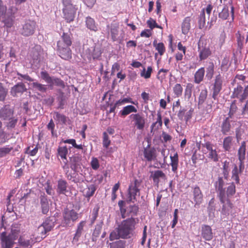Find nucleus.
<instances>
[{
    "instance_id": "obj_32",
    "label": "nucleus",
    "mask_w": 248,
    "mask_h": 248,
    "mask_svg": "<svg viewBox=\"0 0 248 248\" xmlns=\"http://www.w3.org/2000/svg\"><path fill=\"white\" fill-rule=\"evenodd\" d=\"M137 112V109L132 105H128L124 107L120 111L121 116L125 117L132 112L136 113Z\"/></svg>"
},
{
    "instance_id": "obj_16",
    "label": "nucleus",
    "mask_w": 248,
    "mask_h": 248,
    "mask_svg": "<svg viewBox=\"0 0 248 248\" xmlns=\"http://www.w3.org/2000/svg\"><path fill=\"white\" fill-rule=\"evenodd\" d=\"M46 233H40L41 234V236H37L35 238V240H33L32 238H31L30 240H26L24 238L20 237L18 239V243L20 246H22L24 248H29V247H31L32 244L36 242H39L43 238L46 237Z\"/></svg>"
},
{
    "instance_id": "obj_35",
    "label": "nucleus",
    "mask_w": 248,
    "mask_h": 248,
    "mask_svg": "<svg viewBox=\"0 0 248 248\" xmlns=\"http://www.w3.org/2000/svg\"><path fill=\"white\" fill-rule=\"evenodd\" d=\"M233 137L228 136L223 140V148L226 151H230L232 145Z\"/></svg>"
},
{
    "instance_id": "obj_38",
    "label": "nucleus",
    "mask_w": 248,
    "mask_h": 248,
    "mask_svg": "<svg viewBox=\"0 0 248 248\" xmlns=\"http://www.w3.org/2000/svg\"><path fill=\"white\" fill-rule=\"evenodd\" d=\"M2 18H3L2 22L4 24L5 26L8 28L13 26L15 16H6V15H5Z\"/></svg>"
},
{
    "instance_id": "obj_56",
    "label": "nucleus",
    "mask_w": 248,
    "mask_h": 248,
    "mask_svg": "<svg viewBox=\"0 0 248 248\" xmlns=\"http://www.w3.org/2000/svg\"><path fill=\"white\" fill-rule=\"evenodd\" d=\"M226 34L224 31H222L218 38V42H217V46L219 49H220L225 43L226 39Z\"/></svg>"
},
{
    "instance_id": "obj_27",
    "label": "nucleus",
    "mask_w": 248,
    "mask_h": 248,
    "mask_svg": "<svg viewBox=\"0 0 248 248\" xmlns=\"http://www.w3.org/2000/svg\"><path fill=\"white\" fill-rule=\"evenodd\" d=\"M96 190V186L94 185H90L83 190L84 196L87 198L89 201L91 197H92Z\"/></svg>"
},
{
    "instance_id": "obj_22",
    "label": "nucleus",
    "mask_w": 248,
    "mask_h": 248,
    "mask_svg": "<svg viewBox=\"0 0 248 248\" xmlns=\"http://www.w3.org/2000/svg\"><path fill=\"white\" fill-rule=\"evenodd\" d=\"M193 195L194 201L195 202V205H200L202 201L203 195L202 192L199 187H195L193 190Z\"/></svg>"
},
{
    "instance_id": "obj_43",
    "label": "nucleus",
    "mask_w": 248,
    "mask_h": 248,
    "mask_svg": "<svg viewBox=\"0 0 248 248\" xmlns=\"http://www.w3.org/2000/svg\"><path fill=\"white\" fill-rule=\"evenodd\" d=\"M99 206L98 205H95L94 208H93L92 212V214L91 215L90 219H91V224H93L94 223V221L96 219V218L98 217V211L99 210Z\"/></svg>"
},
{
    "instance_id": "obj_20",
    "label": "nucleus",
    "mask_w": 248,
    "mask_h": 248,
    "mask_svg": "<svg viewBox=\"0 0 248 248\" xmlns=\"http://www.w3.org/2000/svg\"><path fill=\"white\" fill-rule=\"evenodd\" d=\"M40 199L42 212L44 214H46L49 209V201L47 196L45 193H43V194H41Z\"/></svg>"
},
{
    "instance_id": "obj_25",
    "label": "nucleus",
    "mask_w": 248,
    "mask_h": 248,
    "mask_svg": "<svg viewBox=\"0 0 248 248\" xmlns=\"http://www.w3.org/2000/svg\"><path fill=\"white\" fill-rule=\"evenodd\" d=\"M67 183L63 179H60L58 181L57 192L58 194H65L67 192Z\"/></svg>"
},
{
    "instance_id": "obj_57",
    "label": "nucleus",
    "mask_w": 248,
    "mask_h": 248,
    "mask_svg": "<svg viewBox=\"0 0 248 248\" xmlns=\"http://www.w3.org/2000/svg\"><path fill=\"white\" fill-rule=\"evenodd\" d=\"M12 147L9 146H4L0 148V157H2L6 156L8 153H9L12 150Z\"/></svg>"
},
{
    "instance_id": "obj_21",
    "label": "nucleus",
    "mask_w": 248,
    "mask_h": 248,
    "mask_svg": "<svg viewBox=\"0 0 248 248\" xmlns=\"http://www.w3.org/2000/svg\"><path fill=\"white\" fill-rule=\"evenodd\" d=\"M229 117L226 118L222 122L220 131L223 135H227L230 134L231 131V121Z\"/></svg>"
},
{
    "instance_id": "obj_60",
    "label": "nucleus",
    "mask_w": 248,
    "mask_h": 248,
    "mask_svg": "<svg viewBox=\"0 0 248 248\" xmlns=\"http://www.w3.org/2000/svg\"><path fill=\"white\" fill-rule=\"evenodd\" d=\"M103 146L107 149L110 144V140H109L108 135L106 132L103 133Z\"/></svg>"
},
{
    "instance_id": "obj_59",
    "label": "nucleus",
    "mask_w": 248,
    "mask_h": 248,
    "mask_svg": "<svg viewBox=\"0 0 248 248\" xmlns=\"http://www.w3.org/2000/svg\"><path fill=\"white\" fill-rule=\"evenodd\" d=\"M242 91L243 87L241 86H237V88H234V92L232 93V96L234 97H236L240 99L241 98V95H242Z\"/></svg>"
},
{
    "instance_id": "obj_23",
    "label": "nucleus",
    "mask_w": 248,
    "mask_h": 248,
    "mask_svg": "<svg viewBox=\"0 0 248 248\" xmlns=\"http://www.w3.org/2000/svg\"><path fill=\"white\" fill-rule=\"evenodd\" d=\"M220 202L223 204L221 213L225 216L229 215L231 213L232 207V204L230 199H228L227 197H226V200L223 202Z\"/></svg>"
},
{
    "instance_id": "obj_37",
    "label": "nucleus",
    "mask_w": 248,
    "mask_h": 248,
    "mask_svg": "<svg viewBox=\"0 0 248 248\" xmlns=\"http://www.w3.org/2000/svg\"><path fill=\"white\" fill-rule=\"evenodd\" d=\"M86 25L88 29L91 31H96L97 30V27L96 26L94 20L90 17L88 16L86 19Z\"/></svg>"
},
{
    "instance_id": "obj_13",
    "label": "nucleus",
    "mask_w": 248,
    "mask_h": 248,
    "mask_svg": "<svg viewBox=\"0 0 248 248\" xmlns=\"http://www.w3.org/2000/svg\"><path fill=\"white\" fill-rule=\"evenodd\" d=\"M208 95V91L206 89L202 90L200 92L199 96L198 98V106H202L205 102L207 104V109H212V104L213 101L210 100V99L207 100Z\"/></svg>"
},
{
    "instance_id": "obj_33",
    "label": "nucleus",
    "mask_w": 248,
    "mask_h": 248,
    "mask_svg": "<svg viewBox=\"0 0 248 248\" xmlns=\"http://www.w3.org/2000/svg\"><path fill=\"white\" fill-rule=\"evenodd\" d=\"M80 159L78 156H73L70 157V168L74 171H77L80 166Z\"/></svg>"
},
{
    "instance_id": "obj_29",
    "label": "nucleus",
    "mask_w": 248,
    "mask_h": 248,
    "mask_svg": "<svg viewBox=\"0 0 248 248\" xmlns=\"http://www.w3.org/2000/svg\"><path fill=\"white\" fill-rule=\"evenodd\" d=\"M246 142L243 141L238 151V159L240 163H244L246 155Z\"/></svg>"
},
{
    "instance_id": "obj_53",
    "label": "nucleus",
    "mask_w": 248,
    "mask_h": 248,
    "mask_svg": "<svg viewBox=\"0 0 248 248\" xmlns=\"http://www.w3.org/2000/svg\"><path fill=\"white\" fill-rule=\"evenodd\" d=\"M7 90L3 87V84L0 83V101H3L7 94Z\"/></svg>"
},
{
    "instance_id": "obj_24",
    "label": "nucleus",
    "mask_w": 248,
    "mask_h": 248,
    "mask_svg": "<svg viewBox=\"0 0 248 248\" xmlns=\"http://www.w3.org/2000/svg\"><path fill=\"white\" fill-rule=\"evenodd\" d=\"M191 18L189 16H187L184 18L182 24V32L184 35H187L191 28L190 25Z\"/></svg>"
},
{
    "instance_id": "obj_28",
    "label": "nucleus",
    "mask_w": 248,
    "mask_h": 248,
    "mask_svg": "<svg viewBox=\"0 0 248 248\" xmlns=\"http://www.w3.org/2000/svg\"><path fill=\"white\" fill-rule=\"evenodd\" d=\"M170 163L172 171L174 173H176L178 167L179 158L177 153H175L173 155L170 156Z\"/></svg>"
},
{
    "instance_id": "obj_54",
    "label": "nucleus",
    "mask_w": 248,
    "mask_h": 248,
    "mask_svg": "<svg viewBox=\"0 0 248 248\" xmlns=\"http://www.w3.org/2000/svg\"><path fill=\"white\" fill-rule=\"evenodd\" d=\"M9 122L7 123V126L8 128H14L15 127L18 119L15 117H11L10 119H8Z\"/></svg>"
},
{
    "instance_id": "obj_55",
    "label": "nucleus",
    "mask_w": 248,
    "mask_h": 248,
    "mask_svg": "<svg viewBox=\"0 0 248 248\" xmlns=\"http://www.w3.org/2000/svg\"><path fill=\"white\" fill-rule=\"evenodd\" d=\"M213 9V6L212 4H207L204 8H203L200 12H203L204 15H205V13L208 15V18L209 17Z\"/></svg>"
},
{
    "instance_id": "obj_31",
    "label": "nucleus",
    "mask_w": 248,
    "mask_h": 248,
    "mask_svg": "<svg viewBox=\"0 0 248 248\" xmlns=\"http://www.w3.org/2000/svg\"><path fill=\"white\" fill-rule=\"evenodd\" d=\"M26 91L25 85L22 83H18L12 88L11 93L15 96L17 93H22Z\"/></svg>"
},
{
    "instance_id": "obj_4",
    "label": "nucleus",
    "mask_w": 248,
    "mask_h": 248,
    "mask_svg": "<svg viewBox=\"0 0 248 248\" xmlns=\"http://www.w3.org/2000/svg\"><path fill=\"white\" fill-rule=\"evenodd\" d=\"M137 218L131 217L123 220L118 227V232H130L134 230L138 222Z\"/></svg>"
},
{
    "instance_id": "obj_10",
    "label": "nucleus",
    "mask_w": 248,
    "mask_h": 248,
    "mask_svg": "<svg viewBox=\"0 0 248 248\" xmlns=\"http://www.w3.org/2000/svg\"><path fill=\"white\" fill-rule=\"evenodd\" d=\"M245 169L244 163L239 162L238 165L233 164L231 172V178L237 185H240V175L243 173Z\"/></svg>"
},
{
    "instance_id": "obj_5",
    "label": "nucleus",
    "mask_w": 248,
    "mask_h": 248,
    "mask_svg": "<svg viewBox=\"0 0 248 248\" xmlns=\"http://www.w3.org/2000/svg\"><path fill=\"white\" fill-rule=\"evenodd\" d=\"M40 75L41 78L49 85L51 89L54 86H57L62 88H64V82L61 79L54 77H50L46 71H42Z\"/></svg>"
},
{
    "instance_id": "obj_41",
    "label": "nucleus",
    "mask_w": 248,
    "mask_h": 248,
    "mask_svg": "<svg viewBox=\"0 0 248 248\" xmlns=\"http://www.w3.org/2000/svg\"><path fill=\"white\" fill-rule=\"evenodd\" d=\"M214 74V65L213 62L210 63L206 67V78L208 80H211Z\"/></svg>"
},
{
    "instance_id": "obj_6",
    "label": "nucleus",
    "mask_w": 248,
    "mask_h": 248,
    "mask_svg": "<svg viewBox=\"0 0 248 248\" xmlns=\"http://www.w3.org/2000/svg\"><path fill=\"white\" fill-rule=\"evenodd\" d=\"M18 236L16 233H1L0 240L2 248H12Z\"/></svg>"
},
{
    "instance_id": "obj_64",
    "label": "nucleus",
    "mask_w": 248,
    "mask_h": 248,
    "mask_svg": "<svg viewBox=\"0 0 248 248\" xmlns=\"http://www.w3.org/2000/svg\"><path fill=\"white\" fill-rule=\"evenodd\" d=\"M242 115L245 118L248 117V99L246 101L245 105L242 108Z\"/></svg>"
},
{
    "instance_id": "obj_1",
    "label": "nucleus",
    "mask_w": 248,
    "mask_h": 248,
    "mask_svg": "<svg viewBox=\"0 0 248 248\" xmlns=\"http://www.w3.org/2000/svg\"><path fill=\"white\" fill-rule=\"evenodd\" d=\"M72 37L70 32H63L61 39L57 42L59 55L65 60H69L72 58V51L70 48L72 42Z\"/></svg>"
},
{
    "instance_id": "obj_51",
    "label": "nucleus",
    "mask_w": 248,
    "mask_h": 248,
    "mask_svg": "<svg viewBox=\"0 0 248 248\" xmlns=\"http://www.w3.org/2000/svg\"><path fill=\"white\" fill-rule=\"evenodd\" d=\"M229 162L225 161L223 165V174L225 179L227 180L229 174Z\"/></svg>"
},
{
    "instance_id": "obj_62",
    "label": "nucleus",
    "mask_w": 248,
    "mask_h": 248,
    "mask_svg": "<svg viewBox=\"0 0 248 248\" xmlns=\"http://www.w3.org/2000/svg\"><path fill=\"white\" fill-rule=\"evenodd\" d=\"M155 49L161 56L163 55L165 51V47L163 43H159L156 44Z\"/></svg>"
},
{
    "instance_id": "obj_63",
    "label": "nucleus",
    "mask_w": 248,
    "mask_h": 248,
    "mask_svg": "<svg viewBox=\"0 0 248 248\" xmlns=\"http://www.w3.org/2000/svg\"><path fill=\"white\" fill-rule=\"evenodd\" d=\"M148 26L150 28L151 31L155 28H160V26L158 25L155 21L153 19L150 18L147 21Z\"/></svg>"
},
{
    "instance_id": "obj_46",
    "label": "nucleus",
    "mask_w": 248,
    "mask_h": 248,
    "mask_svg": "<svg viewBox=\"0 0 248 248\" xmlns=\"http://www.w3.org/2000/svg\"><path fill=\"white\" fill-rule=\"evenodd\" d=\"M33 88L41 93H45L46 91V87L45 85L39 83L37 82H34L32 83Z\"/></svg>"
},
{
    "instance_id": "obj_45",
    "label": "nucleus",
    "mask_w": 248,
    "mask_h": 248,
    "mask_svg": "<svg viewBox=\"0 0 248 248\" xmlns=\"http://www.w3.org/2000/svg\"><path fill=\"white\" fill-rule=\"evenodd\" d=\"M153 72V68L151 66H148L147 70L144 67L140 73V76L145 79L149 78L151 77V73Z\"/></svg>"
},
{
    "instance_id": "obj_58",
    "label": "nucleus",
    "mask_w": 248,
    "mask_h": 248,
    "mask_svg": "<svg viewBox=\"0 0 248 248\" xmlns=\"http://www.w3.org/2000/svg\"><path fill=\"white\" fill-rule=\"evenodd\" d=\"M169 72L168 69L164 68L160 69L157 73V78L159 80H162L166 78L167 73Z\"/></svg>"
},
{
    "instance_id": "obj_39",
    "label": "nucleus",
    "mask_w": 248,
    "mask_h": 248,
    "mask_svg": "<svg viewBox=\"0 0 248 248\" xmlns=\"http://www.w3.org/2000/svg\"><path fill=\"white\" fill-rule=\"evenodd\" d=\"M53 118L58 123L61 124H65L67 119V118L65 115L58 112H55Z\"/></svg>"
},
{
    "instance_id": "obj_61",
    "label": "nucleus",
    "mask_w": 248,
    "mask_h": 248,
    "mask_svg": "<svg viewBox=\"0 0 248 248\" xmlns=\"http://www.w3.org/2000/svg\"><path fill=\"white\" fill-rule=\"evenodd\" d=\"M237 110V107L235 102L234 101L231 105L230 111L228 113L229 116L228 117L232 118L234 114L236 112Z\"/></svg>"
},
{
    "instance_id": "obj_47",
    "label": "nucleus",
    "mask_w": 248,
    "mask_h": 248,
    "mask_svg": "<svg viewBox=\"0 0 248 248\" xmlns=\"http://www.w3.org/2000/svg\"><path fill=\"white\" fill-rule=\"evenodd\" d=\"M58 154L62 159L66 160V156L68 154V149L66 146L59 147L58 149Z\"/></svg>"
},
{
    "instance_id": "obj_34",
    "label": "nucleus",
    "mask_w": 248,
    "mask_h": 248,
    "mask_svg": "<svg viewBox=\"0 0 248 248\" xmlns=\"http://www.w3.org/2000/svg\"><path fill=\"white\" fill-rule=\"evenodd\" d=\"M107 29L110 31L112 40L114 41H115L118 35V26L115 24H112L110 26L108 25Z\"/></svg>"
},
{
    "instance_id": "obj_40",
    "label": "nucleus",
    "mask_w": 248,
    "mask_h": 248,
    "mask_svg": "<svg viewBox=\"0 0 248 248\" xmlns=\"http://www.w3.org/2000/svg\"><path fill=\"white\" fill-rule=\"evenodd\" d=\"M154 182V183L158 184L159 183V179L160 178H164L165 177V174L162 171L160 170H156L154 172V174L151 176Z\"/></svg>"
},
{
    "instance_id": "obj_49",
    "label": "nucleus",
    "mask_w": 248,
    "mask_h": 248,
    "mask_svg": "<svg viewBox=\"0 0 248 248\" xmlns=\"http://www.w3.org/2000/svg\"><path fill=\"white\" fill-rule=\"evenodd\" d=\"M229 16V8L227 6H225L222 11L219 13L218 17L222 20H226Z\"/></svg>"
},
{
    "instance_id": "obj_26",
    "label": "nucleus",
    "mask_w": 248,
    "mask_h": 248,
    "mask_svg": "<svg viewBox=\"0 0 248 248\" xmlns=\"http://www.w3.org/2000/svg\"><path fill=\"white\" fill-rule=\"evenodd\" d=\"M205 75V69L204 67L199 68L195 73L194 81L196 84H199L202 82Z\"/></svg>"
},
{
    "instance_id": "obj_11",
    "label": "nucleus",
    "mask_w": 248,
    "mask_h": 248,
    "mask_svg": "<svg viewBox=\"0 0 248 248\" xmlns=\"http://www.w3.org/2000/svg\"><path fill=\"white\" fill-rule=\"evenodd\" d=\"M76 5L63 6L62 9L63 18L68 23L74 21L77 12Z\"/></svg>"
},
{
    "instance_id": "obj_48",
    "label": "nucleus",
    "mask_w": 248,
    "mask_h": 248,
    "mask_svg": "<svg viewBox=\"0 0 248 248\" xmlns=\"http://www.w3.org/2000/svg\"><path fill=\"white\" fill-rule=\"evenodd\" d=\"M207 156L209 159L215 162H217L219 160L218 154L215 149L209 152Z\"/></svg>"
},
{
    "instance_id": "obj_15",
    "label": "nucleus",
    "mask_w": 248,
    "mask_h": 248,
    "mask_svg": "<svg viewBox=\"0 0 248 248\" xmlns=\"http://www.w3.org/2000/svg\"><path fill=\"white\" fill-rule=\"evenodd\" d=\"M14 108L9 105H5L0 108V118L2 120H7L13 116Z\"/></svg>"
},
{
    "instance_id": "obj_44",
    "label": "nucleus",
    "mask_w": 248,
    "mask_h": 248,
    "mask_svg": "<svg viewBox=\"0 0 248 248\" xmlns=\"http://www.w3.org/2000/svg\"><path fill=\"white\" fill-rule=\"evenodd\" d=\"M129 234L130 233H110L109 239L111 241L118 239L120 238L126 239L130 237Z\"/></svg>"
},
{
    "instance_id": "obj_3",
    "label": "nucleus",
    "mask_w": 248,
    "mask_h": 248,
    "mask_svg": "<svg viewBox=\"0 0 248 248\" xmlns=\"http://www.w3.org/2000/svg\"><path fill=\"white\" fill-rule=\"evenodd\" d=\"M36 27V23L34 20H26L19 28V32L23 36H30L34 33Z\"/></svg>"
},
{
    "instance_id": "obj_42",
    "label": "nucleus",
    "mask_w": 248,
    "mask_h": 248,
    "mask_svg": "<svg viewBox=\"0 0 248 248\" xmlns=\"http://www.w3.org/2000/svg\"><path fill=\"white\" fill-rule=\"evenodd\" d=\"M198 23L199 29H202L205 27L206 24V18L205 15H204L203 12H200V15L198 16Z\"/></svg>"
},
{
    "instance_id": "obj_9",
    "label": "nucleus",
    "mask_w": 248,
    "mask_h": 248,
    "mask_svg": "<svg viewBox=\"0 0 248 248\" xmlns=\"http://www.w3.org/2000/svg\"><path fill=\"white\" fill-rule=\"evenodd\" d=\"M225 183L222 177H218L215 183L216 190L220 202H224L226 200Z\"/></svg>"
},
{
    "instance_id": "obj_14",
    "label": "nucleus",
    "mask_w": 248,
    "mask_h": 248,
    "mask_svg": "<svg viewBox=\"0 0 248 248\" xmlns=\"http://www.w3.org/2000/svg\"><path fill=\"white\" fill-rule=\"evenodd\" d=\"M130 117L132 119L134 124L138 129H143L145 124V119L142 115L140 113L132 114Z\"/></svg>"
},
{
    "instance_id": "obj_19",
    "label": "nucleus",
    "mask_w": 248,
    "mask_h": 248,
    "mask_svg": "<svg viewBox=\"0 0 248 248\" xmlns=\"http://www.w3.org/2000/svg\"><path fill=\"white\" fill-rule=\"evenodd\" d=\"M53 227L54 222L49 218H46L38 227V231L41 232H47L51 231Z\"/></svg>"
},
{
    "instance_id": "obj_36",
    "label": "nucleus",
    "mask_w": 248,
    "mask_h": 248,
    "mask_svg": "<svg viewBox=\"0 0 248 248\" xmlns=\"http://www.w3.org/2000/svg\"><path fill=\"white\" fill-rule=\"evenodd\" d=\"M234 182H231L229 184V186L227 187L226 190V197L228 199L233 196L236 192V187Z\"/></svg>"
},
{
    "instance_id": "obj_2",
    "label": "nucleus",
    "mask_w": 248,
    "mask_h": 248,
    "mask_svg": "<svg viewBox=\"0 0 248 248\" xmlns=\"http://www.w3.org/2000/svg\"><path fill=\"white\" fill-rule=\"evenodd\" d=\"M140 181L135 179L133 182L130 184L127 189L126 195L127 201L128 202H135L137 201L138 198L140 196V189L139 186L140 185Z\"/></svg>"
},
{
    "instance_id": "obj_8",
    "label": "nucleus",
    "mask_w": 248,
    "mask_h": 248,
    "mask_svg": "<svg viewBox=\"0 0 248 248\" xmlns=\"http://www.w3.org/2000/svg\"><path fill=\"white\" fill-rule=\"evenodd\" d=\"M63 222L66 226H70L78 218V214L73 209H66L64 210Z\"/></svg>"
},
{
    "instance_id": "obj_7",
    "label": "nucleus",
    "mask_w": 248,
    "mask_h": 248,
    "mask_svg": "<svg viewBox=\"0 0 248 248\" xmlns=\"http://www.w3.org/2000/svg\"><path fill=\"white\" fill-rule=\"evenodd\" d=\"M222 82L223 79L220 74L217 75L211 89V96L215 100H218V95L222 90Z\"/></svg>"
},
{
    "instance_id": "obj_50",
    "label": "nucleus",
    "mask_w": 248,
    "mask_h": 248,
    "mask_svg": "<svg viewBox=\"0 0 248 248\" xmlns=\"http://www.w3.org/2000/svg\"><path fill=\"white\" fill-rule=\"evenodd\" d=\"M183 88L179 83H177L173 88V91L175 97L180 96L183 93Z\"/></svg>"
},
{
    "instance_id": "obj_30",
    "label": "nucleus",
    "mask_w": 248,
    "mask_h": 248,
    "mask_svg": "<svg viewBox=\"0 0 248 248\" xmlns=\"http://www.w3.org/2000/svg\"><path fill=\"white\" fill-rule=\"evenodd\" d=\"M139 206L135 204L129 206L125 209L124 218L127 216L132 217L136 216L139 211Z\"/></svg>"
},
{
    "instance_id": "obj_12",
    "label": "nucleus",
    "mask_w": 248,
    "mask_h": 248,
    "mask_svg": "<svg viewBox=\"0 0 248 248\" xmlns=\"http://www.w3.org/2000/svg\"><path fill=\"white\" fill-rule=\"evenodd\" d=\"M199 57L200 61L206 59L211 54V51L208 46L204 45L202 41L200 40L198 45Z\"/></svg>"
},
{
    "instance_id": "obj_17",
    "label": "nucleus",
    "mask_w": 248,
    "mask_h": 248,
    "mask_svg": "<svg viewBox=\"0 0 248 248\" xmlns=\"http://www.w3.org/2000/svg\"><path fill=\"white\" fill-rule=\"evenodd\" d=\"M143 155L146 161H152L156 158V151L154 148L151 147L149 145H148L144 149Z\"/></svg>"
},
{
    "instance_id": "obj_18",
    "label": "nucleus",
    "mask_w": 248,
    "mask_h": 248,
    "mask_svg": "<svg viewBox=\"0 0 248 248\" xmlns=\"http://www.w3.org/2000/svg\"><path fill=\"white\" fill-rule=\"evenodd\" d=\"M67 179L75 183H80L83 181V178L81 174H78L77 171L69 172L68 170L65 173Z\"/></svg>"
},
{
    "instance_id": "obj_52",
    "label": "nucleus",
    "mask_w": 248,
    "mask_h": 248,
    "mask_svg": "<svg viewBox=\"0 0 248 248\" xmlns=\"http://www.w3.org/2000/svg\"><path fill=\"white\" fill-rule=\"evenodd\" d=\"M125 242L124 240H119L110 243V248H125Z\"/></svg>"
}]
</instances>
